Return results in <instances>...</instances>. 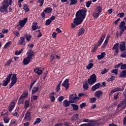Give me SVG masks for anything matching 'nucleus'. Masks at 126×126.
<instances>
[{"mask_svg": "<svg viewBox=\"0 0 126 126\" xmlns=\"http://www.w3.org/2000/svg\"><path fill=\"white\" fill-rule=\"evenodd\" d=\"M86 9H81L77 11L76 17L74 19L73 23L71 24V28L72 29L82 24L86 16Z\"/></svg>", "mask_w": 126, "mask_h": 126, "instance_id": "obj_1", "label": "nucleus"}, {"mask_svg": "<svg viewBox=\"0 0 126 126\" xmlns=\"http://www.w3.org/2000/svg\"><path fill=\"white\" fill-rule=\"evenodd\" d=\"M105 36H106L105 33H103L102 34V36H101L99 40L98 41V42L97 43H96L94 45V47L93 48V52H95L96 51V50H97V49L101 45L102 43H103V42L105 38Z\"/></svg>", "mask_w": 126, "mask_h": 126, "instance_id": "obj_2", "label": "nucleus"}, {"mask_svg": "<svg viewBox=\"0 0 126 126\" xmlns=\"http://www.w3.org/2000/svg\"><path fill=\"white\" fill-rule=\"evenodd\" d=\"M102 8L101 6H97L94 11L93 13V15L94 18H98L99 16V14H100Z\"/></svg>", "mask_w": 126, "mask_h": 126, "instance_id": "obj_3", "label": "nucleus"}, {"mask_svg": "<svg viewBox=\"0 0 126 126\" xmlns=\"http://www.w3.org/2000/svg\"><path fill=\"white\" fill-rule=\"evenodd\" d=\"M97 81V77L95 74H93L90 76V78L88 79V83L90 85L92 86Z\"/></svg>", "mask_w": 126, "mask_h": 126, "instance_id": "obj_4", "label": "nucleus"}, {"mask_svg": "<svg viewBox=\"0 0 126 126\" xmlns=\"http://www.w3.org/2000/svg\"><path fill=\"white\" fill-rule=\"evenodd\" d=\"M69 98L70 103H75L77 102V100H79V97L77 96L76 94H70Z\"/></svg>", "mask_w": 126, "mask_h": 126, "instance_id": "obj_5", "label": "nucleus"}, {"mask_svg": "<svg viewBox=\"0 0 126 126\" xmlns=\"http://www.w3.org/2000/svg\"><path fill=\"white\" fill-rule=\"evenodd\" d=\"M17 81V74L13 73L11 78V82L9 85V89H11Z\"/></svg>", "mask_w": 126, "mask_h": 126, "instance_id": "obj_6", "label": "nucleus"}, {"mask_svg": "<svg viewBox=\"0 0 126 126\" xmlns=\"http://www.w3.org/2000/svg\"><path fill=\"white\" fill-rule=\"evenodd\" d=\"M12 76V73L9 74L6 78L3 80V83L2 86L3 87H6L8 85V84L10 83L11 76Z\"/></svg>", "mask_w": 126, "mask_h": 126, "instance_id": "obj_7", "label": "nucleus"}, {"mask_svg": "<svg viewBox=\"0 0 126 126\" xmlns=\"http://www.w3.org/2000/svg\"><path fill=\"white\" fill-rule=\"evenodd\" d=\"M28 95H29V93L28 92H24L21 95V96L20 97L19 100H18V102L20 104H22L24 101V99L25 98L27 97Z\"/></svg>", "mask_w": 126, "mask_h": 126, "instance_id": "obj_8", "label": "nucleus"}, {"mask_svg": "<svg viewBox=\"0 0 126 126\" xmlns=\"http://www.w3.org/2000/svg\"><path fill=\"white\" fill-rule=\"evenodd\" d=\"M125 86H121L111 90V93H112V94H113L117 92H123L125 90Z\"/></svg>", "mask_w": 126, "mask_h": 126, "instance_id": "obj_9", "label": "nucleus"}, {"mask_svg": "<svg viewBox=\"0 0 126 126\" xmlns=\"http://www.w3.org/2000/svg\"><path fill=\"white\" fill-rule=\"evenodd\" d=\"M119 43H116L114 46L112 48V50H115V53H114V56H117L118 55V54L119 53Z\"/></svg>", "mask_w": 126, "mask_h": 126, "instance_id": "obj_10", "label": "nucleus"}, {"mask_svg": "<svg viewBox=\"0 0 126 126\" xmlns=\"http://www.w3.org/2000/svg\"><path fill=\"white\" fill-rule=\"evenodd\" d=\"M28 18H25L23 20H20L19 22V25L17 26V27L20 26L21 28H23L27 22Z\"/></svg>", "mask_w": 126, "mask_h": 126, "instance_id": "obj_11", "label": "nucleus"}, {"mask_svg": "<svg viewBox=\"0 0 126 126\" xmlns=\"http://www.w3.org/2000/svg\"><path fill=\"white\" fill-rule=\"evenodd\" d=\"M12 2V0H9V2L8 0H3L2 3V5H4V6L8 8L9 6V5H11Z\"/></svg>", "mask_w": 126, "mask_h": 126, "instance_id": "obj_12", "label": "nucleus"}, {"mask_svg": "<svg viewBox=\"0 0 126 126\" xmlns=\"http://www.w3.org/2000/svg\"><path fill=\"white\" fill-rule=\"evenodd\" d=\"M27 55L28 57L32 60V57L34 56V52L32 50H29L28 51Z\"/></svg>", "mask_w": 126, "mask_h": 126, "instance_id": "obj_13", "label": "nucleus"}, {"mask_svg": "<svg viewBox=\"0 0 126 126\" xmlns=\"http://www.w3.org/2000/svg\"><path fill=\"white\" fill-rule=\"evenodd\" d=\"M68 82H69V79H66L64 80V81L62 84V86L63 87H65L66 90H68L69 87V84Z\"/></svg>", "mask_w": 126, "mask_h": 126, "instance_id": "obj_14", "label": "nucleus"}, {"mask_svg": "<svg viewBox=\"0 0 126 126\" xmlns=\"http://www.w3.org/2000/svg\"><path fill=\"white\" fill-rule=\"evenodd\" d=\"M7 8H8L5 7V6L2 5L0 6V12H1V13H4V12L5 13H8V11Z\"/></svg>", "mask_w": 126, "mask_h": 126, "instance_id": "obj_15", "label": "nucleus"}, {"mask_svg": "<svg viewBox=\"0 0 126 126\" xmlns=\"http://www.w3.org/2000/svg\"><path fill=\"white\" fill-rule=\"evenodd\" d=\"M100 87V83H97L95 84L93 86H92L91 91L92 92H95L96 90L99 89Z\"/></svg>", "mask_w": 126, "mask_h": 126, "instance_id": "obj_16", "label": "nucleus"}, {"mask_svg": "<svg viewBox=\"0 0 126 126\" xmlns=\"http://www.w3.org/2000/svg\"><path fill=\"white\" fill-rule=\"evenodd\" d=\"M26 44L25 43V36H22L20 37V40L18 43V45H23L24 46H25Z\"/></svg>", "mask_w": 126, "mask_h": 126, "instance_id": "obj_17", "label": "nucleus"}, {"mask_svg": "<svg viewBox=\"0 0 126 126\" xmlns=\"http://www.w3.org/2000/svg\"><path fill=\"white\" fill-rule=\"evenodd\" d=\"M120 49L121 52H125L126 49V43L125 42H122L121 43Z\"/></svg>", "mask_w": 126, "mask_h": 126, "instance_id": "obj_18", "label": "nucleus"}, {"mask_svg": "<svg viewBox=\"0 0 126 126\" xmlns=\"http://www.w3.org/2000/svg\"><path fill=\"white\" fill-rule=\"evenodd\" d=\"M32 60V59H30V58L29 57H27L24 59L23 60V63L24 65H28L31 62V60Z\"/></svg>", "mask_w": 126, "mask_h": 126, "instance_id": "obj_19", "label": "nucleus"}, {"mask_svg": "<svg viewBox=\"0 0 126 126\" xmlns=\"http://www.w3.org/2000/svg\"><path fill=\"white\" fill-rule=\"evenodd\" d=\"M121 107H123L124 108L126 107V98H125L122 102H121L119 104H118V108H120Z\"/></svg>", "mask_w": 126, "mask_h": 126, "instance_id": "obj_20", "label": "nucleus"}, {"mask_svg": "<svg viewBox=\"0 0 126 126\" xmlns=\"http://www.w3.org/2000/svg\"><path fill=\"white\" fill-rule=\"evenodd\" d=\"M103 92L100 90H98L95 92V96L98 98H100V96L102 95Z\"/></svg>", "mask_w": 126, "mask_h": 126, "instance_id": "obj_21", "label": "nucleus"}, {"mask_svg": "<svg viewBox=\"0 0 126 126\" xmlns=\"http://www.w3.org/2000/svg\"><path fill=\"white\" fill-rule=\"evenodd\" d=\"M24 119L27 120L28 121H30L31 120V114L30 112H27L25 114Z\"/></svg>", "mask_w": 126, "mask_h": 126, "instance_id": "obj_22", "label": "nucleus"}, {"mask_svg": "<svg viewBox=\"0 0 126 126\" xmlns=\"http://www.w3.org/2000/svg\"><path fill=\"white\" fill-rule=\"evenodd\" d=\"M34 72L38 75H40L42 73V70H40L38 67H36L35 69H34Z\"/></svg>", "mask_w": 126, "mask_h": 126, "instance_id": "obj_23", "label": "nucleus"}, {"mask_svg": "<svg viewBox=\"0 0 126 126\" xmlns=\"http://www.w3.org/2000/svg\"><path fill=\"white\" fill-rule=\"evenodd\" d=\"M119 78H126V70H122L121 71Z\"/></svg>", "mask_w": 126, "mask_h": 126, "instance_id": "obj_24", "label": "nucleus"}, {"mask_svg": "<svg viewBox=\"0 0 126 126\" xmlns=\"http://www.w3.org/2000/svg\"><path fill=\"white\" fill-rule=\"evenodd\" d=\"M30 106V102L28 100H25V102H24V108L25 110H27L28 108Z\"/></svg>", "mask_w": 126, "mask_h": 126, "instance_id": "obj_25", "label": "nucleus"}, {"mask_svg": "<svg viewBox=\"0 0 126 126\" xmlns=\"http://www.w3.org/2000/svg\"><path fill=\"white\" fill-rule=\"evenodd\" d=\"M105 53L102 52L101 53V55H98L97 56V59L98 60H101L105 57Z\"/></svg>", "mask_w": 126, "mask_h": 126, "instance_id": "obj_26", "label": "nucleus"}, {"mask_svg": "<svg viewBox=\"0 0 126 126\" xmlns=\"http://www.w3.org/2000/svg\"><path fill=\"white\" fill-rule=\"evenodd\" d=\"M78 114H74L72 117L71 118V121L73 122L74 121H76L78 119Z\"/></svg>", "mask_w": 126, "mask_h": 126, "instance_id": "obj_27", "label": "nucleus"}, {"mask_svg": "<svg viewBox=\"0 0 126 126\" xmlns=\"http://www.w3.org/2000/svg\"><path fill=\"white\" fill-rule=\"evenodd\" d=\"M52 11V8L49 7L46 8L43 11V12L45 13H51Z\"/></svg>", "mask_w": 126, "mask_h": 126, "instance_id": "obj_28", "label": "nucleus"}, {"mask_svg": "<svg viewBox=\"0 0 126 126\" xmlns=\"http://www.w3.org/2000/svg\"><path fill=\"white\" fill-rule=\"evenodd\" d=\"M85 32V30H84V28H82L80 29L79 32L78 33V37H80V36L83 35L84 33Z\"/></svg>", "mask_w": 126, "mask_h": 126, "instance_id": "obj_29", "label": "nucleus"}, {"mask_svg": "<svg viewBox=\"0 0 126 126\" xmlns=\"http://www.w3.org/2000/svg\"><path fill=\"white\" fill-rule=\"evenodd\" d=\"M63 106L65 107H67L69 106L70 105V100L69 101H68L67 99L66 100H64L63 101Z\"/></svg>", "mask_w": 126, "mask_h": 126, "instance_id": "obj_30", "label": "nucleus"}, {"mask_svg": "<svg viewBox=\"0 0 126 126\" xmlns=\"http://www.w3.org/2000/svg\"><path fill=\"white\" fill-rule=\"evenodd\" d=\"M71 105L73 107V110L74 111H77L79 110V106L77 104H71Z\"/></svg>", "mask_w": 126, "mask_h": 126, "instance_id": "obj_31", "label": "nucleus"}, {"mask_svg": "<svg viewBox=\"0 0 126 126\" xmlns=\"http://www.w3.org/2000/svg\"><path fill=\"white\" fill-rule=\"evenodd\" d=\"M88 83V81H86L85 83H84L83 84V87L84 90L85 91H87L89 88V85Z\"/></svg>", "mask_w": 126, "mask_h": 126, "instance_id": "obj_32", "label": "nucleus"}, {"mask_svg": "<svg viewBox=\"0 0 126 126\" xmlns=\"http://www.w3.org/2000/svg\"><path fill=\"white\" fill-rule=\"evenodd\" d=\"M23 9H24L25 12H28V11H30L29 6L27 4H24Z\"/></svg>", "mask_w": 126, "mask_h": 126, "instance_id": "obj_33", "label": "nucleus"}, {"mask_svg": "<svg viewBox=\"0 0 126 126\" xmlns=\"http://www.w3.org/2000/svg\"><path fill=\"white\" fill-rule=\"evenodd\" d=\"M39 87H33L32 92V95L34 94L35 93L39 90Z\"/></svg>", "mask_w": 126, "mask_h": 126, "instance_id": "obj_34", "label": "nucleus"}, {"mask_svg": "<svg viewBox=\"0 0 126 126\" xmlns=\"http://www.w3.org/2000/svg\"><path fill=\"white\" fill-rule=\"evenodd\" d=\"M41 121L40 118H37L36 119V120L34 121V122L33 124V125L35 126L37 124H39L41 123Z\"/></svg>", "mask_w": 126, "mask_h": 126, "instance_id": "obj_35", "label": "nucleus"}, {"mask_svg": "<svg viewBox=\"0 0 126 126\" xmlns=\"http://www.w3.org/2000/svg\"><path fill=\"white\" fill-rule=\"evenodd\" d=\"M83 122L84 123H94V120H90L89 119H84L83 120Z\"/></svg>", "mask_w": 126, "mask_h": 126, "instance_id": "obj_36", "label": "nucleus"}, {"mask_svg": "<svg viewBox=\"0 0 126 126\" xmlns=\"http://www.w3.org/2000/svg\"><path fill=\"white\" fill-rule=\"evenodd\" d=\"M16 110H15L13 113H12V116L14 117H16V118H19V115L17 111H16Z\"/></svg>", "mask_w": 126, "mask_h": 126, "instance_id": "obj_37", "label": "nucleus"}, {"mask_svg": "<svg viewBox=\"0 0 126 126\" xmlns=\"http://www.w3.org/2000/svg\"><path fill=\"white\" fill-rule=\"evenodd\" d=\"M94 64L93 63H89L88 65H87V69L90 70L94 66Z\"/></svg>", "mask_w": 126, "mask_h": 126, "instance_id": "obj_38", "label": "nucleus"}, {"mask_svg": "<svg viewBox=\"0 0 126 126\" xmlns=\"http://www.w3.org/2000/svg\"><path fill=\"white\" fill-rule=\"evenodd\" d=\"M11 44V41H8L4 45V46L3 47V48L4 49H7V48H8L10 45Z\"/></svg>", "mask_w": 126, "mask_h": 126, "instance_id": "obj_39", "label": "nucleus"}, {"mask_svg": "<svg viewBox=\"0 0 126 126\" xmlns=\"http://www.w3.org/2000/svg\"><path fill=\"white\" fill-rule=\"evenodd\" d=\"M96 98L95 97L90 98V102L91 103H94L96 102Z\"/></svg>", "mask_w": 126, "mask_h": 126, "instance_id": "obj_40", "label": "nucleus"}, {"mask_svg": "<svg viewBox=\"0 0 126 126\" xmlns=\"http://www.w3.org/2000/svg\"><path fill=\"white\" fill-rule=\"evenodd\" d=\"M12 63V59H10L7 62V63L5 64L4 66H8L10 65L11 63Z\"/></svg>", "mask_w": 126, "mask_h": 126, "instance_id": "obj_41", "label": "nucleus"}, {"mask_svg": "<svg viewBox=\"0 0 126 126\" xmlns=\"http://www.w3.org/2000/svg\"><path fill=\"white\" fill-rule=\"evenodd\" d=\"M70 5H73V4L77 3V0H70Z\"/></svg>", "mask_w": 126, "mask_h": 126, "instance_id": "obj_42", "label": "nucleus"}, {"mask_svg": "<svg viewBox=\"0 0 126 126\" xmlns=\"http://www.w3.org/2000/svg\"><path fill=\"white\" fill-rule=\"evenodd\" d=\"M25 37H26V40L27 41L29 42L31 40V39L32 37V35H27L26 34H25Z\"/></svg>", "mask_w": 126, "mask_h": 126, "instance_id": "obj_43", "label": "nucleus"}, {"mask_svg": "<svg viewBox=\"0 0 126 126\" xmlns=\"http://www.w3.org/2000/svg\"><path fill=\"white\" fill-rule=\"evenodd\" d=\"M23 51V49H21L20 51H16L15 53V56H19L20 55L22 52Z\"/></svg>", "mask_w": 126, "mask_h": 126, "instance_id": "obj_44", "label": "nucleus"}, {"mask_svg": "<svg viewBox=\"0 0 126 126\" xmlns=\"http://www.w3.org/2000/svg\"><path fill=\"white\" fill-rule=\"evenodd\" d=\"M92 0H89L88 1L86 2V5L87 6V7L89 8L90 7L91 4H92Z\"/></svg>", "mask_w": 126, "mask_h": 126, "instance_id": "obj_45", "label": "nucleus"}, {"mask_svg": "<svg viewBox=\"0 0 126 126\" xmlns=\"http://www.w3.org/2000/svg\"><path fill=\"white\" fill-rule=\"evenodd\" d=\"M36 82V80H34V81H32V82H31V85H30V91H32V87L33 86V85L35 83V82Z\"/></svg>", "mask_w": 126, "mask_h": 126, "instance_id": "obj_46", "label": "nucleus"}, {"mask_svg": "<svg viewBox=\"0 0 126 126\" xmlns=\"http://www.w3.org/2000/svg\"><path fill=\"white\" fill-rule=\"evenodd\" d=\"M55 59V55L51 54L50 56V62H52Z\"/></svg>", "mask_w": 126, "mask_h": 126, "instance_id": "obj_47", "label": "nucleus"}, {"mask_svg": "<svg viewBox=\"0 0 126 126\" xmlns=\"http://www.w3.org/2000/svg\"><path fill=\"white\" fill-rule=\"evenodd\" d=\"M125 26H126L125 22V21H122V22H121L119 27L124 28L125 27Z\"/></svg>", "mask_w": 126, "mask_h": 126, "instance_id": "obj_48", "label": "nucleus"}, {"mask_svg": "<svg viewBox=\"0 0 126 126\" xmlns=\"http://www.w3.org/2000/svg\"><path fill=\"white\" fill-rule=\"evenodd\" d=\"M44 0H38V1L36 2L37 3H38V2L40 3L39 6H42L43 3H44Z\"/></svg>", "mask_w": 126, "mask_h": 126, "instance_id": "obj_49", "label": "nucleus"}, {"mask_svg": "<svg viewBox=\"0 0 126 126\" xmlns=\"http://www.w3.org/2000/svg\"><path fill=\"white\" fill-rule=\"evenodd\" d=\"M51 22H52L51 21V20H50L49 19H47V20L46 21L45 26H49V25L51 24Z\"/></svg>", "mask_w": 126, "mask_h": 126, "instance_id": "obj_50", "label": "nucleus"}, {"mask_svg": "<svg viewBox=\"0 0 126 126\" xmlns=\"http://www.w3.org/2000/svg\"><path fill=\"white\" fill-rule=\"evenodd\" d=\"M12 33L16 37L18 36V35H19L20 33L19 32L17 31H12Z\"/></svg>", "mask_w": 126, "mask_h": 126, "instance_id": "obj_51", "label": "nucleus"}, {"mask_svg": "<svg viewBox=\"0 0 126 126\" xmlns=\"http://www.w3.org/2000/svg\"><path fill=\"white\" fill-rule=\"evenodd\" d=\"M50 98L51 99V102H55L56 98H55V97L54 95H50Z\"/></svg>", "mask_w": 126, "mask_h": 126, "instance_id": "obj_52", "label": "nucleus"}, {"mask_svg": "<svg viewBox=\"0 0 126 126\" xmlns=\"http://www.w3.org/2000/svg\"><path fill=\"white\" fill-rule=\"evenodd\" d=\"M119 94H120V93H116L114 94V96L115 100H117L119 98Z\"/></svg>", "mask_w": 126, "mask_h": 126, "instance_id": "obj_53", "label": "nucleus"}, {"mask_svg": "<svg viewBox=\"0 0 126 126\" xmlns=\"http://www.w3.org/2000/svg\"><path fill=\"white\" fill-rule=\"evenodd\" d=\"M40 29V27L39 26H32V30L33 31H35L38 29Z\"/></svg>", "mask_w": 126, "mask_h": 126, "instance_id": "obj_54", "label": "nucleus"}, {"mask_svg": "<svg viewBox=\"0 0 126 126\" xmlns=\"http://www.w3.org/2000/svg\"><path fill=\"white\" fill-rule=\"evenodd\" d=\"M115 76H112L110 78H109L108 79V82H112L115 80Z\"/></svg>", "mask_w": 126, "mask_h": 126, "instance_id": "obj_55", "label": "nucleus"}, {"mask_svg": "<svg viewBox=\"0 0 126 126\" xmlns=\"http://www.w3.org/2000/svg\"><path fill=\"white\" fill-rule=\"evenodd\" d=\"M108 71V69H107L106 68H104V70H102L101 73V74L104 75V74L107 73Z\"/></svg>", "mask_w": 126, "mask_h": 126, "instance_id": "obj_56", "label": "nucleus"}, {"mask_svg": "<svg viewBox=\"0 0 126 126\" xmlns=\"http://www.w3.org/2000/svg\"><path fill=\"white\" fill-rule=\"evenodd\" d=\"M118 69H114L112 70L111 73H114L115 75H118Z\"/></svg>", "mask_w": 126, "mask_h": 126, "instance_id": "obj_57", "label": "nucleus"}, {"mask_svg": "<svg viewBox=\"0 0 126 126\" xmlns=\"http://www.w3.org/2000/svg\"><path fill=\"white\" fill-rule=\"evenodd\" d=\"M64 99V97L63 96L61 95L59 98H58V101L59 102H61L63 101V100Z\"/></svg>", "mask_w": 126, "mask_h": 126, "instance_id": "obj_58", "label": "nucleus"}, {"mask_svg": "<svg viewBox=\"0 0 126 126\" xmlns=\"http://www.w3.org/2000/svg\"><path fill=\"white\" fill-rule=\"evenodd\" d=\"M80 108L81 109L85 107L86 106V102H82L80 105Z\"/></svg>", "mask_w": 126, "mask_h": 126, "instance_id": "obj_59", "label": "nucleus"}, {"mask_svg": "<svg viewBox=\"0 0 126 126\" xmlns=\"http://www.w3.org/2000/svg\"><path fill=\"white\" fill-rule=\"evenodd\" d=\"M48 73V71H47V70L46 71V72H44V74H43V79L44 80H45L46 77V76H47V75Z\"/></svg>", "mask_w": 126, "mask_h": 126, "instance_id": "obj_60", "label": "nucleus"}, {"mask_svg": "<svg viewBox=\"0 0 126 126\" xmlns=\"http://www.w3.org/2000/svg\"><path fill=\"white\" fill-rule=\"evenodd\" d=\"M3 121L5 123L7 124L9 122V120L7 117L3 118Z\"/></svg>", "mask_w": 126, "mask_h": 126, "instance_id": "obj_61", "label": "nucleus"}, {"mask_svg": "<svg viewBox=\"0 0 126 126\" xmlns=\"http://www.w3.org/2000/svg\"><path fill=\"white\" fill-rule=\"evenodd\" d=\"M87 126H95V124H94V122H90L87 123Z\"/></svg>", "mask_w": 126, "mask_h": 126, "instance_id": "obj_62", "label": "nucleus"}, {"mask_svg": "<svg viewBox=\"0 0 126 126\" xmlns=\"http://www.w3.org/2000/svg\"><path fill=\"white\" fill-rule=\"evenodd\" d=\"M60 89H61V86H60V85H58L57 86V88L56 89V92L58 93L60 91Z\"/></svg>", "mask_w": 126, "mask_h": 126, "instance_id": "obj_63", "label": "nucleus"}, {"mask_svg": "<svg viewBox=\"0 0 126 126\" xmlns=\"http://www.w3.org/2000/svg\"><path fill=\"white\" fill-rule=\"evenodd\" d=\"M121 69L122 70L126 69V64H123H123L122 65V67H121Z\"/></svg>", "mask_w": 126, "mask_h": 126, "instance_id": "obj_64", "label": "nucleus"}]
</instances>
